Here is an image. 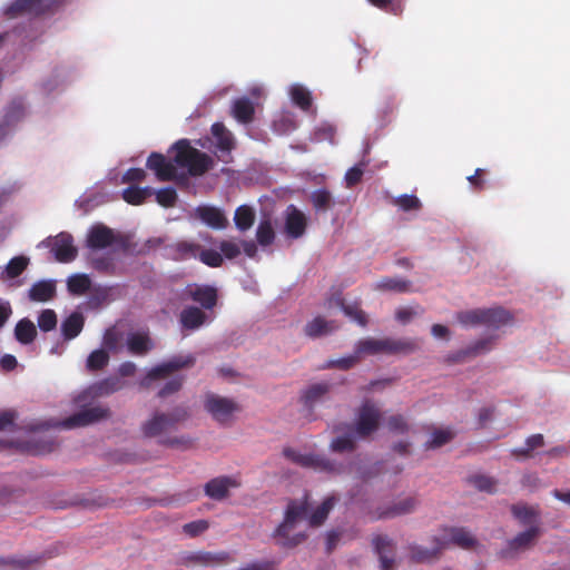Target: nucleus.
Listing matches in <instances>:
<instances>
[{"label": "nucleus", "instance_id": "1", "mask_svg": "<svg viewBox=\"0 0 570 570\" xmlns=\"http://www.w3.org/2000/svg\"><path fill=\"white\" fill-rule=\"evenodd\" d=\"M188 415V411L184 407H175L169 413L155 411L151 416L141 424V433L145 438L158 439L160 445L188 449L193 444L189 438L167 435L179 422L185 421Z\"/></svg>", "mask_w": 570, "mask_h": 570}, {"label": "nucleus", "instance_id": "2", "mask_svg": "<svg viewBox=\"0 0 570 570\" xmlns=\"http://www.w3.org/2000/svg\"><path fill=\"white\" fill-rule=\"evenodd\" d=\"M173 149L176 151L174 163L180 168H186L193 177L203 176L214 166L213 158L206 153L191 147L187 139L175 142Z\"/></svg>", "mask_w": 570, "mask_h": 570}, {"label": "nucleus", "instance_id": "3", "mask_svg": "<svg viewBox=\"0 0 570 570\" xmlns=\"http://www.w3.org/2000/svg\"><path fill=\"white\" fill-rule=\"evenodd\" d=\"M420 348V342L414 338H364L356 344V354H411Z\"/></svg>", "mask_w": 570, "mask_h": 570}, {"label": "nucleus", "instance_id": "4", "mask_svg": "<svg viewBox=\"0 0 570 570\" xmlns=\"http://www.w3.org/2000/svg\"><path fill=\"white\" fill-rule=\"evenodd\" d=\"M308 512V502L307 498L297 501L291 500L287 504V509L285 511V517L283 522L275 529L274 537L278 539V544L283 548H294L302 543L306 535L305 533H298L294 537H289V532L293 529L294 524L304 519Z\"/></svg>", "mask_w": 570, "mask_h": 570}, {"label": "nucleus", "instance_id": "5", "mask_svg": "<svg viewBox=\"0 0 570 570\" xmlns=\"http://www.w3.org/2000/svg\"><path fill=\"white\" fill-rule=\"evenodd\" d=\"M283 455L302 468L312 469L316 472L340 475L347 471L348 466L325 455L316 453H301L292 448H285Z\"/></svg>", "mask_w": 570, "mask_h": 570}, {"label": "nucleus", "instance_id": "6", "mask_svg": "<svg viewBox=\"0 0 570 570\" xmlns=\"http://www.w3.org/2000/svg\"><path fill=\"white\" fill-rule=\"evenodd\" d=\"M458 322L463 326H480L498 330L512 321L510 312L502 307L474 308L456 314Z\"/></svg>", "mask_w": 570, "mask_h": 570}, {"label": "nucleus", "instance_id": "7", "mask_svg": "<svg viewBox=\"0 0 570 570\" xmlns=\"http://www.w3.org/2000/svg\"><path fill=\"white\" fill-rule=\"evenodd\" d=\"M382 413L379 406L371 400H365L358 411L352 431L360 439H367L380 428Z\"/></svg>", "mask_w": 570, "mask_h": 570}, {"label": "nucleus", "instance_id": "8", "mask_svg": "<svg viewBox=\"0 0 570 570\" xmlns=\"http://www.w3.org/2000/svg\"><path fill=\"white\" fill-rule=\"evenodd\" d=\"M195 362L196 360L191 354L174 356L149 370L146 376L140 381V386L148 387L153 381L165 379L179 370L191 367Z\"/></svg>", "mask_w": 570, "mask_h": 570}, {"label": "nucleus", "instance_id": "9", "mask_svg": "<svg viewBox=\"0 0 570 570\" xmlns=\"http://www.w3.org/2000/svg\"><path fill=\"white\" fill-rule=\"evenodd\" d=\"M204 407L220 424L229 422L233 414L239 411V405L233 399L214 393L206 394Z\"/></svg>", "mask_w": 570, "mask_h": 570}, {"label": "nucleus", "instance_id": "10", "mask_svg": "<svg viewBox=\"0 0 570 570\" xmlns=\"http://www.w3.org/2000/svg\"><path fill=\"white\" fill-rule=\"evenodd\" d=\"M417 504L419 500L415 497H405L387 507H379L375 510L370 511V519L371 521H377L405 515L412 513L416 509Z\"/></svg>", "mask_w": 570, "mask_h": 570}, {"label": "nucleus", "instance_id": "11", "mask_svg": "<svg viewBox=\"0 0 570 570\" xmlns=\"http://www.w3.org/2000/svg\"><path fill=\"white\" fill-rule=\"evenodd\" d=\"M146 167L153 170L159 181H181L185 175H177V165L159 153H151L147 158Z\"/></svg>", "mask_w": 570, "mask_h": 570}, {"label": "nucleus", "instance_id": "12", "mask_svg": "<svg viewBox=\"0 0 570 570\" xmlns=\"http://www.w3.org/2000/svg\"><path fill=\"white\" fill-rule=\"evenodd\" d=\"M53 0H14L4 10L6 16L16 18L18 16H39L53 9Z\"/></svg>", "mask_w": 570, "mask_h": 570}, {"label": "nucleus", "instance_id": "13", "mask_svg": "<svg viewBox=\"0 0 570 570\" xmlns=\"http://www.w3.org/2000/svg\"><path fill=\"white\" fill-rule=\"evenodd\" d=\"M110 416V410L100 405L82 409L65 419L60 425L65 429L86 426Z\"/></svg>", "mask_w": 570, "mask_h": 570}, {"label": "nucleus", "instance_id": "14", "mask_svg": "<svg viewBox=\"0 0 570 570\" xmlns=\"http://www.w3.org/2000/svg\"><path fill=\"white\" fill-rule=\"evenodd\" d=\"M540 534L541 529L538 525H533L528 530L520 532L507 542L505 548L499 552L500 557L503 559L513 558L519 552L530 549Z\"/></svg>", "mask_w": 570, "mask_h": 570}, {"label": "nucleus", "instance_id": "15", "mask_svg": "<svg viewBox=\"0 0 570 570\" xmlns=\"http://www.w3.org/2000/svg\"><path fill=\"white\" fill-rule=\"evenodd\" d=\"M446 547L448 542L445 539L433 537L430 548L412 543L407 547V550L411 561L415 563H426L436 560Z\"/></svg>", "mask_w": 570, "mask_h": 570}, {"label": "nucleus", "instance_id": "16", "mask_svg": "<svg viewBox=\"0 0 570 570\" xmlns=\"http://www.w3.org/2000/svg\"><path fill=\"white\" fill-rule=\"evenodd\" d=\"M307 228V217L296 206L289 205L285 212L284 233L288 238L302 237Z\"/></svg>", "mask_w": 570, "mask_h": 570}, {"label": "nucleus", "instance_id": "17", "mask_svg": "<svg viewBox=\"0 0 570 570\" xmlns=\"http://www.w3.org/2000/svg\"><path fill=\"white\" fill-rule=\"evenodd\" d=\"M210 132L215 140V147L219 153L217 156L225 163H229L225 159V155L229 156L236 147V140L230 130H228L223 122H215L212 125Z\"/></svg>", "mask_w": 570, "mask_h": 570}, {"label": "nucleus", "instance_id": "18", "mask_svg": "<svg viewBox=\"0 0 570 570\" xmlns=\"http://www.w3.org/2000/svg\"><path fill=\"white\" fill-rule=\"evenodd\" d=\"M185 294L193 302L198 303L204 309H213L217 305V289L210 285L188 286Z\"/></svg>", "mask_w": 570, "mask_h": 570}, {"label": "nucleus", "instance_id": "19", "mask_svg": "<svg viewBox=\"0 0 570 570\" xmlns=\"http://www.w3.org/2000/svg\"><path fill=\"white\" fill-rule=\"evenodd\" d=\"M51 252L60 263L72 262L78 254L77 248L73 246V238L68 233H60L55 237Z\"/></svg>", "mask_w": 570, "mask_h": 570}, {"label": "nucleus", "instance_id": "20", "mask_svg": "<svg viewBox=\"0 0 570 570\" xmlns=\"http://www.w3.org/2000/svg\"><path fill=\"white\" fill-rule=\"evenodd\" d=\"M14 446L18 452L31 454V455H42L50 453L55 450V443L49 440H43L40 438H32L26 442H0V446Z\"/></svg>", "mask_w": 570, "mask_h": 570}, {"label": "nucleus", "instance_id": "21", "mask_svg": "<svg viewBox=\"0 0 570 570\" xmlns=\"http://www.w3.org/2000/svg\"><path fill=\"white\" fill-rule=\"evenodd\" d=\"M374 550L379 556L381 569L392 570L395 562V544L387 535L373 538Z\"/></svg>", "mask_w": 570, "mask_h": 570}, {"label": "nucleus", "instance_id": "22", "mask_svg": "<svg viewBox=\"0 0 570 570\" xmlns=\"http://www.w3.org/2000/svg\"><path fill=\"white\" fill-rule=\"evenodd\" d=\"M200 244L190 240H178L166 247L169 258L181 262L198 258Z\"/></svg>", "mask_w": 570, "mask_h": 570}, {"label": "nucleus", "instance_id": "23", "mask_svg": "<svg viewBox=\"0 0 570 570\" xmlns=\"http://www.w3.org/2000/svg\"><path fill=\"white\" fill-rule=\"evenodd\" d=\"M335 432H343L330 443V450L335 453L354 452L356 449V434L352 431V424H341Z\"/></svg>", "mask_w": 570, "mask_h": 570}, {"label": "nucleus", "instance_id": "24", "mask_svg": "<svg viewBox=\"0 0 570 570\" xmlns=\"http://www.w3.org/2000/svg\"><path fill=\"white\" fill-rule=\"evenodd\" d=\"M125 386V382L118 376H109L98 382L91 384L86 391L85 394L88 397L97 399L102 396H108L122 390Z\"/></svg>", "mask_w": 570, "mask_h": 570}, {"label": "nucleus", "instance_id": "25", "mask_svg": "<svg viewBox=\"0 0 570 570\" xmlns=\"http://www.w3.org/2000/svg\"><path fill=\"white\" fill-rule=\"evenodd\" d=\"M116 240L111 228L97 224L92 226L87 236V246L91 249H102L111 246Z\"/></svg>", "mask_w": 570, "mask_h": 570}, {"label": "nucleus", "instance_id": "26", "mask_svg": "<svg viewBox=\"0 0 570 570\" xmlns=\"http://www.w3.org/2000/svg\"><path fill=\"white\" fill-rule=\"evenodd\" d=\"M332 385L327 382H320L308 385L301 393L299 401L308 410L324 401L331 391Z\"/></svg>", "mask_w": 570, "mask_h": 570}, {"label": "nucleus", "instance_id": "27", "mask_svg": "<svg viewBox=\"0 0 570 570\" xmlns=\"http://www.w3.org/2000/svg\"><path fill=\"white\" fill-rule=\"evenodd\" d=\"M208 321V315L197 306H186L179 314V323L184 331H196Z\"/></svg>", "mask_w": 570, "mask_h": 570}, {"label": "nucleus", "instance_id": "28", "mask_svg": "<svg viewBox=\"0 0 570 570\" xmlns=\"http://www.w3.org/2000/svg\"><path fill=\"white\" fill-rule=\"evenodd\" d=\"M237 487V482L228 476L214 478L205 485V493L210 499L220 501L228 497L229 488Z\"/></svg>", "mask_w": 570, "mask_h": 570}, {"label": "nucleus", "instance_id": "29", "mask_svg": "<svg viewBox=\"0 0 570 570\" xmlns=\"http://www.w3.org/2000/svg\"><path fill=\"white\" fill-rule=\"evenodd\" d=\"M196 214L206 225L215 229H223L228 224L224 213L214 206H199Z\"/></svg>", "mask_w": 570, "mask_h": 570}, {"label": "nucleus", "instance_id": "30", "mask_svg": "<svg viewBox=\"0 0 570 570\" xmlns=\"http://www.w3.org/2000/svg\"><path fill=\"white\" fill-rule=\"evenodd\" d=\"M338 328L335 321H327L322 316H316L312 321L307 322L304 327V333L311 338H317L320 336L330 334Z\"/></svg>", "mask_w": 570, "mask_h": 570}, {"label": "nucleus", "instance_id": "31", "mask_svg": "<svg viewBox=\"0 0 570 570\" xmlns=\"http://www.w3.org/2000/svg\"><path fill=\"white\" fill-rule=\"evenodd\" d=\"M232 116L240 124H249L254 120L255 107L247 97L236 99L232 106Z\"/></svg>", "mask_w": 570, "mask_h": 570}, {"label": "nucleus", "instance_id": "32", "mask_svg": "<svg viewBox=\"0 0 570 570\" xmlns=\"http://www.w3.org/2000/svg\"><path fill=\"white\" fill-rule=\"evenodd\" d=\"M85 317L79 312L71 313L61 323V334L66 341L76 338L82 331Z\"/></svg>", "mask_w": 570, "mask_h": 570}, {"label": "nucleus", "instance_id": "33", "mask_svg": "<svg viewBox=\"0 0 570 570\" xmlns=\"http://www.w3.org/2000/svg\"><path fill=\"white\" fill-rule=\"evenodd\" d=\"M56 295V284L53 281H39L35 283L29 292L28 297L31 302H48Z\"/></svg>", "mask_w": 570, "mask_h": 570}, {"label": "nucleus", "instance_id": "34", "mask_svg": "<svg viewBox=\"0 0 570 570\" xmlns=\"http://www.w3.org/2000/svg\"><path fill=\"white\" fill-rule=\"evenodd\" d=\"M127 348L130 354L141 356L153 348V343L148 334L130 333L127 337Z\"/></svg>", "mask_w": 570, "mask_h": 570}, {"label": "nucleus", "instance_id": "35", "mask_svg": "<svg viewBox=\"0 0 570 570\" xmlns=\"http://www.w3.org/2000/svg\"><path fill=\"white\" fill-rule=\"evenodd\" d=\"M449 537H442L448 544L453 543L463 549H471L476 544L475 538L465 528H450Z\"/></svg>", "mask_w": 570, "mask_h": 570}, {"label": "nucleus", "instance_id": "36", "mask_svg": "<svg viewBox=\"0 0 570 570\" xmlns=\"http://www.w3.org/2000/svg\"><path fill=\"white\" fill-rule=\"evenodd\" d=\"M230 560V557L227 552L212 553L206 551L194 552L188 557V561L200 564V566H216L219 563H225Z\"/></svg>", "mask_w": 570, "mask_h": 570}, {"label": "nucleus", "instance_id": "37", "mask_svg": "<svg viewBox=\"0 0 570 570\" xmlns=\"http://www.w3.org/2000/svg\"><path fill=\"white\" fill-rule=\"evenodd\" d=\"M374 289L382 292L409 293L411 282L401 277H383L375 285Z\"/></svg>", "mask_w": 570, "mask_h": 570}, {"label": "nucleus", "instance_id": "38", "mask_svg": "<svg viewBox=\"0 0 570 570\" xmlns=\"http://www.w3.org/2000/svg\"><path fill=\"white\" fill-rule=\"evenodd\" d=\"M14 337L22 344H31L37 337V328L32 321L29 318L20 320L14 327Z\"/></svg>", "mask_w": 570, "mask_h": 570}, {"label": "nucleus", "instance_id": "39", "mask_svg": "<svg viewBox=\"0 0 570 570\" xmlns=\"http://www.w3.org/2000/svg\"><path fill=\"white\" fill-rule=\"evenodd\" d=\"M155 189L151 187L129 186L122 190V199L130 205H141L153 196Z\"/></svg>", "mask_w": 570, "mask_h": 570}, {"label": "nucleus", "instance_id": "40", "mask_svg": "<svg viewBox=\"0 0 570 570\" xmlns=\"http://www.w3.org/2000/svg\"><path fill=\"white\" fill-rule=\"evenodd\" d=\"M311 203L317 213H325L335 205L334 198L330 190L318 188L311 194Z\"/></svg>", "mask_w": 570, "mask_h": 570}, {"label": "nucleus", "instance_id": "41", "mask_svg": "<svg viewBox=\"0 0 570 570\" xmlns=\"http://www.w3.org/2000/svg\"><path fill=\"white\" fill-rule=\"evenodd\" d=\"M491 344H492V338L491 337H489V338H481V340L474 342L473 344H471L470 346H468L466 348L460 351L455 355V357L453 360L455 362H460V361H463L466 357L478 356V355H480L482 353H485V352L490 351Z\"/></svg>", "mask_w": 570, "mask_h": 570}, {"label": "nucleus", "instance_id": "42", "mask_svg": "<svg viewBox=\"0 0 570 570\" xmlns=\"http://www.w3.org/2000/svg\"><path fill=\"white\" fill-rule=\"evenodd\" d=\"M90 287L91 279L87 274H73L67 281V288L71 295H83Z\"/></svg>", "mask_w": 570, "mask_h": 570}, {"label": "nucleus", "instance_id": "43", "mask_svg": "<svg viewBox=\"0 0 570 570\" xmlns=\"http://www.w3.org/2000/svg\"><path fill=\"white\" fill-rule=\"evenodd\" d=\"M234 222L239 230L245 232L253 226L255 222V212L252 207L242 205L235 210Z\"/></svg>", "mask_w": 570, "mask_h": 570}, {"label": "nucleus", "instance_id": "44", "mask_svg": "<svg viewBox=\"0 0 570 570\" xmlns=\"http://www.w3.org/2000/svg\"><path fill=\"white\" fill-rule=\"evenodd\" d=\"M29 258L26 256H16L9 261L4 272L1 274L2 279H13L20 276L28 267Z\"/></svg>", "mask_w": 570, "mask_h": 570}, {"label": "nucleus", "instance_id": "45", "mask_svg": "<svg viewBox=\"0 0 570 570\" xmlns=\"http://www.w3.org/2000/svg\"><path fill=\"white\" fill-rule=\"evenodd\" d=\"M109 360V353L106 350H95L88 355L86 367L89 372L101 371L108 365Z\"/></svg>", "mask_w": 570, "mask_h": 570}, {"label": "nucleus", "instance_id": "46", "mask_svg": "<svg viewBox=\"0 0 570 570\" xmlns=\"http://www.w3.org/2000/svg\"><path fill=\"white\" fill-rule=\"evenodd\" d=\"M336 499L327 497L322 504L311 514L308 521L312 527H318L327 519L330 511L333 509Z\"/></svg>", "mask_w": 570, "mask_h": 570}, {"label": "nucleus", "instance_id": "47", "mask_svg": "<svg viewBox=\"0 0 570 570\" xmlns=\"http://www.w3.org/2000/svg\"><path fill=\"white\" fill-rule=\"evenodd\" d=\"M256 239L263 247L269 246L274 243L275 230L269 219L261 220L256 230Z\"/></svg>", "mask_w": 570, "mask_h": 570}, {"label": "nucleus", "instance_id": "48", "mask_svg": "<svg viewBox=\"0 0 570 570\" xmlns=\"http://www.w3.org/2000/svg\"><path fill=\"white\" fill-rule=\"evenodd\" d=\"M291 97L293 102L302 110L308 111L312 107L311 92L301 85H295L291 89Z\"/></svg>", "mask_w": 570, "mask_h": 570}, {"label": "nucleus", "instance_id": "49", "mask_svg": "<svg viewBox=\"0 0 570 570\" xmlns=\"http://www.w3.org/2000/svg\"><path fill=\"white\" fill-rule=\"evenodd\" d=\"M525 448H519L512 450V455L517 459L529 458L531 452L538 448L543 446L544 439L542 434H533L529 436L525 441Z\"/></svg>", "mask_w": 570, "mask_h": 570}, {"label": "nucleus", "instance_id": "50", "mask_svg": "<svg viewBox=\"0 0 570 570\" xmlns=\"http://www.w3.org/2000/svg\"><path fill=\"white\" fill-rule=\"evenodd\" d=\"M454 438L450 429H436L432 432L431 439L425 443V449H438L449 443Z\"/></svg>", "mask_w": 570, "mask_h": 570}, {"label": "nucleus", "instance_id": "51", "mask_svg": "<svg viewBox=\"0 0 570 570\" xmlns=\"http://www.w3.org/2000/svg\"><path fill=\"white\" fill-rule=\"evenodd\" d=\"M341 308L346 316L356 322L360 326L364 327L367 325V315L357 303L345 304L341 301Z\"/></svg>", "mask_w": 570, "mask_h": 570}, {"label": "nucleus", "instance_id": "52", "mask_svg": "<svg viewBox=\"0 0 570 570\" xmlns=\"http://www.w3.org/2000/svg\"><path fill=\"white\" fill-rule=\"evenodd\" d=\"M511 512L513 517L524 525L530 524L534 519L538 518V512L533 508L524 504L512 505Z\"/></svg>", "mask_w": 570, "mask_h": 570}, {"label": "nucleus", "instance_id": "53", "mask_svg": "<svg viewBox=\"0 0 570 570\" xmlns=\"http://www.w3.org/2000/svg\"><path fill=\"white\" fill-rule=\"evenodd\" d=\"M360 361V354L356 352L353 355H348L345 357H341L337 360L327 361L326 364L323 365L322 368H338V370H350L355 366Z\"/></svg>", "mask_w": 570, "mask_h": 570}, {"label": "nucleus", "instance_id": "54", "mask_svg": "<svg viewBox=\"0 0 570 570\" xmlns=\"http://www.w3.org/2000/svg\"><path fill=\"white\" fill-rule=\"evenodd\" d=\"M469 482L480 491L493 493L495 491L497 481L484 474H474L469 478Z\"/></svg>", "mask_w": 570, "mask_h": 570}, {"label": "nucleus", "instance_id": "55", "mask_svg": "<svg viewBox=\"0 0 570 570\" xmlns=\"http://www.w3.org/2000/svg\"><path fill=\"white\" fill-rule=\"evenodd\" d=\"M57 323V314L53 309H43L38 316V326L42 332H50L55 330Z\"/></svg>", "mask_w": 570, "mask_h": 570}, {"label": "nucleus", "instance_id": "56", "mask_svg": "<svg viewBox=\"0 0 570 570\" xmlns=\"http://www.w3.org/2000/svg\"><path fill=\"white\" fill-rule=\"evenodd\" d=\"M157 203L163 207H173L177 202V193L173 187H165L159 190H155Z\"/></svg>", "mask_w": 570, "mask_h": 570}, {"label": "nucleus", "instance_id": "57", "mask_svg": "<svg viewBox=\"0 0 570 570\" xmlns=\"http://www.w3.org/2000/svg\"><path fill=\"white\" fill-rule=\"evenodd\" d=\"M198 259L209 267H220L224 262L220 253L214 249H203L202 246Z\"/></svg>", "mask_w": 570, "mask_h": 570}, {"label": "nucleus", "instance_id": "58", "mask_svg": "<svg viewBox=\"0 0 570 570\" xmlns=\"http://www.w3.org/2000/svg\"><path fill=\"white\" fill-rule=\"evenodd\" d=\"M121 334L116 328H108L105 332L102 344L107 352H118Z\"/></svg>", "mask_w": 570, "mask_h": 570}, {"label": "nucleus", "instance_id": "59", "mask_svg": "<svg viewBox=\"0 0 570 570\" xmlns=\"http://www.w3.org/2000/svg\"><path fill=\"white\" fill-rule=\"evenodd\" d=\"M386 425L393 433L405 434L409 431V423L401 414L391 415L386 421Z\"/></svg>", "mask_w": 570, "mask_h": 570}, {"label": "nucleus", "instance_id": "60", "mask_svg": "<svg viewBox=\"0 0 570 570\" xmlns=\"http://www.w3.org/2000/svg\"><path fill=\"white\" fill-rule=\"evenodd\" d=\"M395 205L404 212H410L419 209L421 207V202L415 195L404 194L395 199Z\"/></svg>", "mask_w": 570, "mask_h": 570}, {"label": "nucleus", "instance_id": "61", "mask_svg": "<svg viewBox=\"0 0 570 570\" xmlns=\"http://www.w3.org/2000/svg\"><path fill=\"white\" fill-rule=\"evenodd\" d=\"M43 559L42 556L10 558L8 563L19 570H28L31 566L40 563Z\"/></svg>", "mask_w": 570, "mask_h": 570}, {"label": "nucleus", "instance_id": "62", "mask_svg": "<svg viewBox=\"0 0 570 570\" xmlns=\"http://www.w3.org/2000/svg\"><path fill=\"white\" fill-rule=\"evenodd\" d=\"M209 528L206 520H196L183 525V531L190 538H195L204 533Z\"/></svg>", "mask_w": 570, "mask_h": 570}, {"label": "nucleus", "instance_id": "63", "mask_svg": "<svg viewBox=\"0 0 570 570\" xmlns=\"http://www.w3.org/2000/svg\"><path fill=\"white\" fill-rule=\"evenodd\" d=\"M23 106L21 102L13 101L7 109L3 121L10 126L23 117Z\"/></svg>", "mask_w": 570, "mask_h": 570}, {"label": "nucleus", "instance_id": "64", "mask_svg": "<svg viewBox=\"0 0 570 570\" xmlns=\"http://www.w3.org/2000/svg\"><path fill=\"white\" fill-rule=\"evenodd\" d=\"M365 164L355 165L350 168L345 174V183L347 187H354L357 185L363 177Z\"/></svg>", "mask_w": 570, "mask_h": 570}]
</instances>
